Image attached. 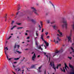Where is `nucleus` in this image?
<instances>
[{
	"label": "nucleus",
	"instance_id": "nucleus-28",
	"mask_svg": "<svg viewBox=\"0 0 74 74\" xmlns=\"http://www.w3.org/2000/svg\"><path fill=\"white\" fill-rule=\"evenodd\" d=\"M48 34V32H47L45 33V34H46V36H47Z\"/></svg>",
	"mask_w": 74,
	"mask_h": 74
},
{
	"label": "nucleus",
	"instance_id": "nucleus-12",
	"mask_svg": "<svg viewBox=\"0 0 74 74\" xmlns=\"http://www.w3.org/2000/svg\"><path fill=\"white\" fill-rule=\"evenodd\" d=\"M36 65H32L31 67L30 68V69H33L35 67V66Z\"/></svg>",
	"mask_w": 74,
	"mask_h": 74
},
{
	"label": "nucleus",
	"instance_id": "nucleus-58",
	"mask_svg": "<svg viewBox=\"0 0 74 74\" xmlns=\"http://www.w3.org/2000/svg\"><path fill=\"white\" fill-rule=\"evenodd\" d=\"M46 73V72L45 71V74Z\"/></svg>",
	"mask_w": 74,
	"mask_h": 74
},
{
	"label": "nucleus",
	"instance_id": "nucleus-40",
	"mask_svg": "<svg viewBox=\"0 0 74 74\" xmlns=\"http://www.w3.org/2000/svg\"><path fill=\"white\" fill-rule=\"evenodd\" d=\"M30 38V37H28L27 38V39H29Z\"/></svg>",
	"mask_w": 74,
	"mask_h": 74
},
{
	"label": "nucleus",
	"instance_id": "nucleus-51",
	"mask_svg": "<svg viewBox=\"0 0 74 74\" xmlns=\"http://www.w3.org/2000/svg\"><path fill=\"white\" fill-rule=\"evenodd\" d=\"M44 47H45V49H46V48H47V47H46L45 45H44Z\"/></svg>",
	"mask_w": 74,
	"mask_h": 74
},
{
	"label": "nucleus",
	"instance_id": "nucleus-37",
	"mask_svg": "<svg viewBox=\"0 0 74 74\" xmlns=\"http://www.w3.org/2000/svg\"><path fill=\"white\" fill-rule=\"evenodd\" d=\"M68 58H69V59H71V57H69Z\"/></svg>",
	"mask_w": 74,
	"mask_h": 74
},
{
	"label": "nucleus",
	"instance_id": "nucleus-45",
	"mask_svg": "<svg viewBox=\"0 0 74 74\" xmlns=\"http://www.w3.org/2000/svg\"><path fill=\"white\" fill-rule=\"evenodd\" d=\"M17 63V62H14L13 63H14V64H15V63Z\"/></svg>",
	"mask_w": 74,
	"mask_h": 74
},
{
	"label": "nucleus",
	"instance_id": "nucleus-11",
	"mask_svg": "<svg viewBox=\"0 0 74 74\" xmlns=\"http://www.w3.org/2000/svg\"><path fill=\"white\" fill-rule=\"evenodd\" d=\"M31 21H32V22H33L34 23H36V21L33 19L31 20Z\"/></svg>",
	"mask_w": 74,
	"mask_h": 74
},
{
	"label": "nucleus",
	"instance_id": "nucleus-5",
	"mask_svg": "<svg viewBox=\"0 0 74 74\" xmlns=\"http://www.w3.org/2000/svg\"><path fill=\"white\" fill-rule=\"evenodd\" d=\"M31 8L32 9V10L33 12H34L35 14L36 15H38V13H37L36 12V10L35 8H34L33 7H32Z\"/></svg>",
	"mask_w": 74,
	"mask_h": 74
},
{
	"label": "nucleus",
	"instance_id": "nucleus-44",
	"mask_svg": "<svg viewBox=\"0 0 74 74\" xmlns=\"http://www.w3.org/2000/svg\"><path fill=\"white\" fill-rule=\"evenodd\" d=\"M40 23L41 25L42 24V21H40Z\"/></svg>",
	"mask_w": 74,
	"mask_h": 74
},
{
	"label": "nucleus",
	"instance_id": "nucleus-27",
	"mask_svg": "<svg viewBox=\"0 0 74 74\" xmlns=\"http://www.w3.org/2000/svg\"><path fill=\"white\" fill-rule=\"evenodd\" d=\"M7 14H6L5 15V18H6V19H5V21H6V19H7Z\"/></svg>",
	"mask_w": 74,
	"mask_h": 74
},
{
	"label": "nucleus",
	"instance_id": "nucleus-19",
	"mask_svg": "<svg viewBox=\"0 0 74 74\" xmlns=\"http://www.w3.org/2000/svg\"><path fill=\"white\" fill-rule=\"evenodd\" d=\"M17 69H18V71H20V70H21V69H19V68H17V69H15V70L16 71V70H17Z\"/></svg>",
	"mask_w": 74,
	"mask_h": 74
},
{
	"label": "nucleus",
	"instance_id": "nucleus-23",
	"mask_svg": "<svg viewBox=\"0 0 74 74\" xmlns=\"http://www.w3.org/2000/svg\"><path fill=\"white\" fill-rule=\"evenodd\" d=\"M37 43H38V42L37 40H36V45H37Z\"/></svg>",
	"mask_w": 74,
	"mask_h": 74
},
{
	"label": "nucleus",
	"instance_id": "nucleus-7",
	"mask_svg": "<svg viewBox=\"0 0 74 74\" xmlns=\"http://www.w3.org/2000/svg\"><path fill=\"white\" fill-rule=\"evenodd\" d=\"M57 41H56V40H54V41L56 42V43H58L59 42V41H60V40H61V39H60L59 38V37H57L56 39Z\"/></svg>",
	"mask_w": 74,
	"mask_h": 74
},
{
	"label": "nucleus",
	"instance_id": "nucleus-56",
	"mask_svg": "<svg viewBox=\"0 0 74 74\" xmlns=\"http://www.w3.org/2000/svg\"><path fill=\"white\" fill-rule=\"evenodd\" d=\"M39 72H41V71H40V70H39Z\"/></svg>",
	"mask_w": 74,
	"mask_h": 74
},
{
	"label": "nucleus",
	"instance_id": "nucleus-6",
	"mask_svg": "<svg viewBox=\"0 0 74 74\" xmlns=\"http://www.w3.org/2000/svg\"><path fill=\"white\" fill-rule=\"evenodd\" d=\"M50 65H51V67H53V69L54 70H55V71H56V67L55 66V65L53 64V63H52V62H51Z\"/></svg>",
	"mask_w": 74,
	"mask_h": 74
},
{
	"label": "nucleus",
	"instance_id": "nucleus-20",
	"mask_svg": "<svg viewBox=\"0 0 74 74\" xmlns=\"http://www.w3.org/2000/svg\"><path fill=\"white\" fill-rule=\"evenodd\" d=\"M71 49L73 51V52L74 53V49H73V47H71Z\"/></svg>",
	"mask_w": 74,
	"mask_h": 74
},
{
	"label": "nucleus",
	"instance_id": "nucleus-8",
	"mask_svg": "<svg viewBox=\"0 0 74 74\" xmlns=\"http://www.w3.org/2000/svg\"><path fill=\"white\" fill-rule=\"evenodd\" d=\"M36 54L35 53L34 54V55L32 57V60H34V61L35 59H36Z\"/></svg>",
	"mask_w": 74,
	"mask_h": 74
},
{
	"label": "nucleus",
	"instance_id": "nucleus-59",
	"mask_svg": "<svg viewBox=\"0 0 74 74\" xmlns=\"http://www.w3.org/2000/svg\"><path fill=\"white\" fill-rule=\"evenodd\" d=\"M41 46H43V44H42V45H41Z\"/></svg>",
	"mask_w": 74,
	"mask_h": 74
},
{
	"label": "nucleus",
	"instance_id": "nucleus-22",
	"mask_svg": "<svg viewBox=\"0 0 74 74\" xmlns=\"http://www.w3.org/2000/svg\"><path fill=\"white\" fill-rule=\"evenodd\" d=\"M17 52H18V53H22V52H21V51H16Z\"/></svg>",
	"mask_w": 74,
	"mask_h": 74
},
{
	"label": "nucleus",
	"instance_id": "nucleus-41",
	"mask_svg": "<svg viewBox=\"0 0 74 74\" xmlns=\"http://www.w3.org/2000/svg\"><path fill=\"white\" fill-rule=\"evenodd\" d=\"M47 38H49V36H48L47 37Z\"/></svg>",
	"mask_w": 74,
	"mask_h": 74
},
{
	"label": "nucleus",
	"instance_id": "nucleus-9",
	"mask_svg": "<svg viewBox=\"0 0 74 74\" xmlns=\"http://www.w3.org/2000/svg\"><path fill=\"white\" fill-rule=\"evenodd\" d=\"M64 64H65V69L66 70V71H67V67L68 69H69V67H67V64H66L65 63H64Z\"/></svg>",
	"mask_w": 74,
	"mask_h": 74
},
{
	"label": "nucleus",
	"instance_id": "nucleus-53",
	"mask_svg": "<svg viewBox=\"0 0 74 74\" xmlns=\"http://www.w3.org/2000/svg\"><path fill=\"white\" fill-rule=\"evenodd\" d=\"M25 35L26 36H27V33H25Z\"/></svg>",
	"mask_w": 74,
	"mask_h": 74
},
{
	"label": "nucleus",
	"instance_id": "nucleus-4",
	"mask_svg": "<svg viewBox=\"0 0 74 74\" xmlns=\"http://www.w3.org/2000/svg\"><path fill=\"white\" fill-rule=\"evenodd\" d=\"M72 33V31H71V34H70L69 35V36H66V37L67 38L68 40V42H69L70 41L71 42H72L71 40V33Z\"/></svg>",
	"mask_w": 74,
	"mask_h": 74
},
{
	"label": "nucleus",
	"instance_id": "nucleus-47",
	"mask_svg": "<svg viewBox=\"0 0 74 74\" xmlns=\"http://www.w3.org/2000/svg\"><path fill=\"white\" fill-rule=\"evenodd\" d=\"M18 14H19V12H18L16 14L17 15H18Z\"/></svg>",
	"mask_w": 74,
	"mask_h": 74
},
{
	"label": "nucleus",
	"instance_id": "nucleus-3",
	"mask_svg": "<svg viewBox=\"0 0 74 74\" xmlns=\"http://www.w3.org/2000/svg\"><path fill=\"white\" fill-rule=\"evenodd\" d=\"M63 51L64 50H63V48H62L60 50L58 51H57L56 52L54 53V55L53 56V57L55 56V55H56L57 54H59V53H62V52H63Z\"/></svg>",
	"mask_w": 74,
	"mask_h": 74
},
{
	"label": "nucleus",
	"instance_id": "nucleus-46",
	"mask_svg": "<svg viewBox=\"0 0 74 74\" xmlns=\"http://www.w3.org/2000/svg\"><path fill=\"white\" fill-rule=\"evenodd\" d=\"M39 27H41V26L40 25H39Z\"/></svg>",
	"mask_w": 74,
	"mask_h": 74
},
{
	"label": "nucleus",
	"instance_id": "nucleus-15",
	"mask_svg": "<svg viewBox=\"0 0 74 74\" xmlns=\"http://www.w3.org/2000/svg\"><path fill=\"white\" fill-rule=\"evenodd\" d=\"M60 69L62 71H64V72H65V69H64V67H63V70H62V69L61 68H60Z\"/></svg>",
	"mask_w": 74,
	"mask_h": 74
},
{
	"label": "nucleus",
	"instance_id": "nucleus-60",
	"mask_svg": "<svg viewBox=\"0 0 74 74\" xmlns=\"http://www.w3.org/2000/svg\"><path fill=\"white\" fill-rule=\"evenodd\" d=\"M25 50H27V49H25Z\"/></svg>",
	"mask_w": 74,
	"mask_h": 74
},
{
	"label": "nucleus",
	"instance_id": "nucleus-57",
	"mask_svg": "<svg viewBox=\"0 0 74 74\" xmlns=\"http://www.w3.org/2000/svg\"><path fill=\"white\" fill-rule=\"evenodd\" d=\"M20 10V8H18V10Z\"/></svg>",
	"mask_w": 74,
	"mask_h": 74
},
{
	"label": "nucleus",
	"instance_id": "nucleus-42",
	"mask_svg": "<svg viewBox=\"0 0 74 74\" xmlns=\"http://www.w3.org/2000/svg\"><path fill=\"white\" fill-rule=\"evenodd\" d=\"M6 49L7 50H7H8V48H7V47H6Z\"/></svg>",
	"mask_w": 74,
	"mask_h": 74
},
{
	"label": "nucleus",
	"instance_id": "nucleus-33",
	"mask_svg": "<svg viewBox=\"0 0 74 74\" xmlns=\"http://www.w3.org/2000/svg\"><path fill=\"white\" fill-rule=\"evenodd\" d=\"M44 32V29L42 28V32Z\"/></svg>",
	"mask_w": 74,
	"mask_h": 74
},
{
	"label": "nucleus",
	"instance_id": "nucleus-43",
	"mask_svg": "<svg viewBox=\"0 0 74 74\" xmlns=\"http://www.w3.org/2000/svg\"><path fill=\"white\" fill-rule=\"evenodd\" d=\"M12 73H14V74H16V73H15L14 72V71H12Z\"/></svg>",
	"mask_w": 74,
	"mask_h": 74
},
{
	"label": "nucleus",
	"instance_id": "nucleus-35",
	"mask_svg": "<svg viewBox=\"0 0 74 74\" xmlns=\"http://www.w3.org/2000/svg\"><path fill=\"white\" fill-rule=\"evenodd\" d=\"M13 67H14V68H15V65H14L13 64Z\"/></svg>",
	"mask_w": 74,
	"mask_h": 74
},
{
	"label": "nucleus",
	"instance_id": "nucleus-2",
	"mask_svg": "<svg viewBox=\"0 0 74 74\" xmlns=\"http://www.w3.org/2000/svg\"><path fill=\"white\" fill-rule=\"evenodd\" d=\"M44 34H42L41 36V39H42V41H44L45 42V43L46 46H47V47H48V46L49 45V44L47 42L45 41V40L44 39V38H43V36H44Z\"/></svg>",
	"mask_w": 74,
	"mask_h": 74
},
{
	"label": "nucleus",
	"instance_id": "nucleus-38",
	"mask_svg": "<svg viewBox=\"0 0 74 74\" xmlns=\"http://www.w3.org/2000/svg\"><path fill=\"white\" fill-rule=\"evenodd\" d=\"M36 36H38V33H36Z\"/></svg>",
	"mask_w": 74,
	"mask_h": 74
},
{
	"label": "nucleus",
	"instance_id": "nucleus-62",
	"mask_svg": "<svg viewBox=\"0 0 74 74\" xmlns=\"http://www.w3.org/2000/svg\"><path fill=\"white\" fill-rule=\"evenodd\" d=\"M49 60H50V57L49 58Z\"/></svg>",
	"mask_w": 74,
	"mask_h": 74
},
{
	"label": "nucleus",
	"instance_id": "nucleus-50",
	"mask_svg": "<svg viewBox=\"0 0 74 74\" xmlns=\"http://www.w3.org/2000/svg\"><path fill=\"white\" fill-rule=\"evenodd\" d=\"M40 55H39L38 56V58H39V57H40Z\"/></svg>",
	"mask_w": 74,
	"mask_h": 74
},
{
	"label": "nucleus",
	"instance_id": "nucleus-31",
	"mask_svg": "<svg viewBox=\"0 0 74 74\" xmlns=\"http://www.w3.org/2000/svg\"><path fill=\"white\" fill-rule=\"evenodd\" d=\"M56 27V25H55L53 26V28H55V27Z\"/></svg>",
	"mask_w": 74,
	"mask_h": 74
},
{
	"label": "nucleus",
	"instance_id": "nucleus-24",
	"mask_svg": "<svg viewBox=\"0 0 74 74\" xmlns=\"http://www.w3.org/2000/svg\"><path fill=\"white\" fill-rule=\"evenodd\" d=\"M41 67H42V66H41L39 67V70H40L41 69Z\"/></svg>",
	"mask_w": 74,
	"mask_h": 74
},
{
	"label": "nucleus",
	"instance_id": "nucleus-32",
	"mask_svg": "<svg viewBox=\"0 0 74 74\" xmlns=\"http://www.w3.org/2000/svg\"><path fill=\"white\" fill-rule=\"evenodd\" d=\"M41 30V27L39 28V30Z\"/></svg>",
	"mask_w": 74,
	"mask_h": 74
},
{
	"label": "nucleus",
	"instance_id": "nucleus-34",
	"mask_svg": "<svg viewBox=\"0 0 74 74\" xmlns=\"http://www.w3.org/2000/svg\"><path fill=\"white\" fill-rule=\"evenodd\" d=\"M12 36H10V37L8 38V40H9V39H10V38H11V37Z\"/></svg>",
	"mask_w": 74,
	"mask_h": 74
},
{
	"label": "nucleus",
	"instance_id": "nucleus-13",
	"mask_svg": "<svg viewBox=\"0 0 74 74\" xmlns=\"http://www.w3.org/2000/svg\"><path fill=\"white\" fill-rule=\"evenodd\" d=\"M7 59H8V60H11V59H12V58H8V55H6Z\"/></svg>",
	"mask_w": 74,
	"mask_h": 74
},
{
	"label": "nucleus",
	"instance_id": "nucleus-39",
	"mask_svg": "<svg viewBox=\"0 0 74 74\" xmlns=\"http://www.w3.org/2000/svg\"><path fill=\"white\" fill-rule=\"evenodd\" d=\"M46 57H47L48 59V56L47 55H46Z\"/></svg>",
	"mask_w": 74,
	"mask_h": 74
},
{
	"label": "nucleus",
	"instance_id": "nucleus-36",
	"mask_svg": "<svg viewBox=\"0 0 74 74\" xmlns=\"http://www.w3.org/2000/svg\"><path fill=\"white\" fill-rule=\"evenodd\" d=\"M50 21L49 20L47 21V23H49Z\"/></svg>",
	"mask_w": 74,
	"mask_h": 74
},
{
	"label": "nucleus",
	"instance_id": "nucleus-30",
	"mask_svg": "<svg viewBox=\"0 0 74 74\" xmlns=\"http://www.w3.org/2000/svg\"><path fill=\"white\" fill-rule=\"evenodd\" d=\"M14 23V21H12V22L11 23L12 25L13 24V23Z\"/></svg>",
	"mask_w": 74,
	"mask_h": 74
},
{
	"label": "nucleus",
	"instance_id": "nucleus-64",
	"mask_svg": "<svg viewBox=\"0 0 74 74\" xmlns=\"http://www.w3.org/2000/svg\"><path fill=\"white\" fill-rule=\"evenodd\" d=\"M41 26L42 27V24H41Z\"/></svg>",
	"mask_w": 74,
	"mask_h": 74
},
{
	"label": "nucleus",
	"instance_id": "nucleus-52",
	"mask_svg": "<svg viewBox=\"0 0 74 74\" xmlns=\"http://www.w3.org/2000/svg\"><path fill=\"white\" fill-rule=\"evenodd\" d=\"M37 37H35V40H36V39H37Z\"/></svg>",
	"mask_w": 74,
	"mask_h": 74
},
{
	"label": "nucleus",
	"instance_id": "nucleus-29",
	"mask_svg": "<svg viewBox=\"0 0 74 74\" xmlns=\"http://www.w3.org/2000/svg\"><path fill=\"white\" fill-rule=\"evenodd\" d=\"M16 44L14 46V48H16Z\"/></svg>",
	"mask_w": 74,
	"mask_h": 74
},
{
	"label": "nucleus",
	"instance_id": "nucleus-49",
	"mask_svg": "<svg viewBox=\"0 0 74 74\" xmlns=\"http://www.w3.org/2000/svg\"><path fill=\"white\" fill-rule=\"evenodd\" d=\"M17 24L18 25H21V23H17Z\"/></svg>",
	"mask_w": 74,
	"mask_h": 74
},
{
	"label": "nucleus",
	"instance_id": "nucleus-63",
	"mask_svg": "<svg viewBox=\"0 0 74 74\" xmlns=\"http://www.w3.org/2000/svg\"><path fill=\"white\" fill-rule=\"evenodd\" d=\"M72 45H74V43H73L72 44Z\"/></svg>",
	"mask_w": 74,
	"mask_h": 74
},
{
	"label": "nucleus",
	"instance_id": "nucleus-10",
	"mask_svg": "<svg viewBox=\"0 0 74 74\" xmlns=\"http://www.w3.org/2000/svg\"><path fill=\"white\" fill-rule=\"evenodd\" d=\"M58 32L60 34L61 36H63V35H62V33L60 31V30H58Z\"/></svg>",
	"mask_w": 74,
	"mask_h": 74
},
{
	"label": "nucleus",
	"instance_id": "nucleus-26",
	"mask_svg": "<svg viewBox=\"0 0 74 74\" xmlns=\"http://www.w3.org/2000/svg\"><path fill=\"white\" fill-rule=\"evenodd\" d=\"M22 28H23V27H18V28H17V29H22Z\"/></svg>",
	"mask_w": 74,
	"mask_h": 74
},
{
	"label": "nucleus",
	"instance_id": "nucleus-48",
	"mask_svg": "<svg viewBox=\"0 0 74 74\" xmlns=\"http://www.w3.org/2000/svg\"><path fill=\"white\" fill-rule=\"evenodd\" d=\"M55 23V21L53 22V23H51V24H52V23Z\"/></svg>",
	"mask_w": 74,
	"mask_h": 74
},
{
	"label": "nucleus",
	"instance_id": "nucleus-1",
	"mask_svg": "<svg viewBox=\"0 0 74 74\" xmlns=\"http://www.w3.org/2000/svg\"><path fill=\"white\" fill-rule=\"evenodd\" d=\"M61 23H64V24H63L62 25V26L63 28L65 27L66 29H67V21L65 20V18H63L62 19V21Z\"/></svg>",
	"mask_w": 74,
	"mask_h": 74
},
{
	"label": "nucleus",
	"instance_id": "nucleus-54",
	"mask_svg": "<svg viewBox=\"0 0 74 74\" xmlns=\"http://www.w3.org/2000/svg\"><path fill=\"white\" fill-rule=\"evenodd\" d=\"M44 54H45V55H46V53H45V52H44Z\"/></svg>",
	"mask_w": 74,
	"mask_h": 74
},
{
	"label": "nucleus",
	"instance_id": "nucleus-14",
	"mask_svg": "<svg viewBox=\"0 0 74 74\" xmlns=\"http://www.w3.org/2000/svg\"><path fill=\"white\" fill-rule=\"evenodd\" d=\"M60 66H61V64H59L56 67L57 69H58L59 67H60Z\"/></svg>",
	"mask_w": 74,
	"mask_h": 74
},
{
	"label": "nucleus",
	"instance_id": "nucleus-17",
	"mask_svg": "<svg viewBox=\"0 0 74 74\" xmlns=\"http://www.w3.org/2000/svg\"><path fill=\"white\" fill-rule=\"evenodd\" d=\"M38 48L39 49H41V50H42V48L41 47V46H40L39 47H38Z\"/></svg>",
	"mask_w": 74,
	"mask_h": 74
},
{
	"label": "nucleus",
	"instance_id": "nucleus-55",
	"mask_svg": "<svg viewBox=\"0 0 74 74\" xmlns=\"http://www.w3.org/2000/svg\"><path fill=\"white\" fill-rule=\"evenodd\" d=\"M5 55H7V53H6L5 52ZM6 56H7V55H6Z\"/></svg>",
	"mask_w": 74,
	"mask_h": 74
},
{
	"label": "nucleus",
	"instance_id": "nucleus-61",
	"mask_svg": "<svg viewBox=\"0 0 74 74\" xmlns=\"http://www.w3.org/2000/svg\"><path fill=\"white\" fill-rule=\"evenodd\" d=\"M12 16H14V14H12Z\"/></svg>",
	"mask_w": 74,
	"mask_h": 74
},
{
	"label": "nucleus",
	"instance_id": "nucleus-25",
	"mask_svg": "<svg viewBox=\"0 0 74 74\" xmlns=\"http://www.w3.org/2000/svg\"><path fill=\"white\" fill-rule=\"evenodd\" d=\"M17 48L18 49L19 48V47H20V46L19 45H17Z\"/></svg>",
	"mask_w": 74,
	"mask_h": 74
},
{
	"label": "nucleus",
	"instance_id": "nucleus-21",
	"mask_svg": "<svg viewBox=\"0 0 74 74\" xmlns=\"http://www.w3.org/2000/svg\"><path fill=\"white\" fill-rule=\"evenodd\" d=\"M19 58H15L14 59V60H18V59H19Z\"/></svg>",
	"mask_w": 74,
	"mask_h": 74
},
{
	"label": "nucleus",
	"instance_id": "nucleus-16",
	"mask_svg": "<svg viewBox=\"0 0 74 74\" xmlns=\"http://www.w3.org/2000/svg\"><path fill=\"white\" fill-rule=\"evenodd\" d=\"M49 3H50V4H51L53 6V8H54V9H55V6H54V5L53 4H52V2H51V1H49Z\"/></svg>",
	"mask_w": 74,
	"mask_h": 74
},
{
	"label": "nucleus",
	"instance_id": "nucleus-18",
	"mask_svg": "<svg viewBox=\"0 0 74 74\" xmlns=\"http://www.w3.org/2000/svg\"><path fill=\"white\" fill-rule=\"evenodd\" d=\"M16 25H15L12 28H11V30H13V29L14 28V27H16Z\"/></svg>",
	"mask_w": 74,
	"mask_h": 74
}]
</instances>
